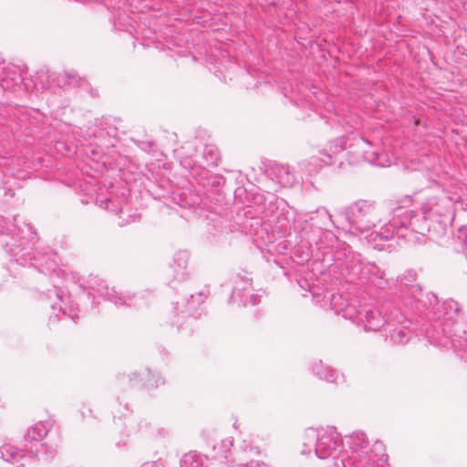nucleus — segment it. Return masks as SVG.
Here are the masks:
<instances>
[{
	"label": "nucleus",
	"instance_id": "f257e3e1",
	"mask_svg": "<svg viewBox=\"0 0 467 467\" xmlns=\"http://www.w3.org/2000/svg\"><path fill=\"white\" fill-rule=\"evenodd\" d=\"M421 213L400 207L394 210L391 220L380 230L371 232L366 238L375 249L383 250V242L397 238L410 244H423L426 237L439 240L444 237L454 218L453 203L447 196L430 197L423 203Z\"/></svg>",
	"mask_w": 467,
	"mask_h": 467
},
{
	"label": "nucleus",
	"instance_id": "79ce46f5",
	"mask_svg": "<svg viewBox=\"0 0 467 467\" xmlns=\"http://www.w3.org/2000/svg\"><path fill=\"white\" fill-rule=\"evenodd\" d=\"M438 344H440V345H446L447 342H442L441 340H439Z\"/></svg>",
	"mask_w": 467,
	"mask_h": 467
},
{
	"label": "nucleus",
	"instance_id": "c85d7f7f",
	"mask_svg": "<svg viewBox=\"0 0 467 467\" xmlns=\"http://www.w3.org/2000/svg\"><path fill=\"white\" fill-rule=\"evenodd\" d=\"M202 157L208 166H216L220 160V153L215 146L206 145L203 148Z\"/></svg>",
	"mask_w": 467,
	"mask_h": 467
},
{
	"label": "nucleus",
	"instance_id": "0eeeda50",
	"mask_svg": "<svg viewBox=\"0 0 467 467\" xmlns=\"http://www.w3.org/2000/svg\"><path fill=\"white\" fill-rule=\"evenodd\" d=\"M380 214L381 207L364 200H359L344 210V216L349 225L361 233L380 223Z\"/></svg>",
	"mask_w": 467,
	"mask_h": 467
},
{
	"label": "nucleus",
	"instance_id": "ea45409f",
	"mask_svg": "<svg viewBox=\"0 0 467 467\" xmlns=\"http://www.w3.org/2000/svg\"><path fill=\"white\" fill-rule=\"evenodd\" d=\"M130 381L131 382V385H132V386H135V385H136V383H135V379L130 378Z\"/></svg>",
	"mask_w": 467,
	"mask_h": 467
},
{
	"label": "nucleus",
	"instance_id": "423d86ee",
	"mask_svg": "<svg viewBox=\"0 0 467 467\" xmlns=\"http://www.w3.org/2000/svg\"><path fill=\"white\" fill-rule=\"evenodd\" d=\"M343 447V440L335 427L320 429L308 428L304 433L301 454L307 455L312 451L319 459L336 457Z\"/></svg>",
	"mask_w": 467,
	"mask_h": 467
},
{
	"label": "nucleus",
	"instance_id": "72a5a7b5",
	"mask_svg": "<svg viewBox=\"0 0 467 467\" xmlns=\"http://www.w3.org/2000/svg\"><path fill=\"white\" fill-rule=\"evenodd\" d=\"M458 238L467 243V226L461 227L458 232Z\"/></svg>",
	"mask_w": 467,
	"mask_h": 467
},
{
	"label": "nucleus",
	"instance_id": "e433bc0d",
	"mask_svg": "<svg viewBox=\"0 0 467 467\" xmlns=\"http://www.w3.org/2000/svg\"><path fill=\"white\" fill-rule=\"evenodd\" d=\"M426 335L429 338H433V340H436L437 338L435 337L434 334H432L430 330H427L426 331Z\"/></svg>",
	"mask_w": 467,
	"mask_h": 467
},
{
	"label": "nucleus",
	"instance_id": "b1692460",
	"mask_svg": "<svg viewBox=\"0 0 467 467\" xmlns=\"http://www.w3.org/2000/svg\"><path fill=\"white\" fill-rule=\"evenodd\" d=\"M48 431L43 422H37L27 431L25 436V441L30 443L29 446L36 447L39 445L40 441L47 436Z\"/></svg>",
	"mask_w": 467,
	"mask_h": 467
},
{
	"label": "nucleus",
	"instance_id": "58836bf2",
	"mask_svg": "<svg viewBox=\"0 0 467 467\" xmlns=\"http://www.w3.org/2000/svg\"><path fill=\"white\" fill-rule=\"evenodd\" d=\"M174 325H176L178 327L179 329H181L182 326V323L181 322L180 318L178 317V319L174 322Z\"/></svg>",
	"mask_w": 467,
	"mask_h": 467
},
{
	"label": "nucleus",
	"instance_id": "4be33fe9",
	"mask_svg": "<svg viewBox=\"0 0 467 467\" xmlns=\"http://www.w3.org/2000/svg\"><path fill=\"white\" fill-rule=\"evenodd\" d=\"M310 223L306 221L307 230H327V228L334 223L332 221V215L325 208H318L311 216Z\"/></svg>",
	"mask_w": 467,
	"mask_h": 467
},
{
	"label": "nucleus",
	"instance_id": "bb28decb",
	"mask_svg": "<svg viewBox=\"0 0 467 467\" xmlns=\"http://www.w3.org/2000/svg\"><path fill=\"white\" fill-rule=\"evenodd\" d=\"M276 182L282 187H291L296 182V176L288 167L277 166L274 169Z\"/></svg>",
	"mask_w": 467,
	"mask_h": 467
},
{
	"label": "nucleus",
	"instance_id": "7ed1b4c3",
	"mask_svg": "<svg viewBox=\"0 0 467 467\" xmlns=\"http://www.w3.org/2000/svg\"><path fill=\"white\" fill-rule=\"evenodd\" d=\"M255 207L248 206L244 214L249 215L244 223V229L250 234L254 230L265 229L274 235H289L292 230V223L295 219L293 212L287 209L283 200L278 199L272 193L256 192L254 194Z\"/></svg>",
	"mask_w": 467,
	"mask_h": 467
},
{
	"label": "nucleus",
	"instance_id": "f704fd0d",
	"mask_svg": "<svg viewBox=\"0 0 467 467\" xmlns=\"http://www.w3.org/2000/svg\"><path fill=\"white\" fill-rule=\"evenodd\" d=\"M199 204V197H195L192 201L187 202L186 200L183 201L182 203H181L183 207H194Z\"/></svg>",
	"mask_w": 467,
	"mask_h": 467
},
{
	"label": "nucleus",
	"instance_id": "1a4fd4ad",
	"mask_svg": "<svg viewBox=\"0 0 467 467\" xmlns=\"http://www.w3.org/2000/svg\"><path fill=\"white\" fill-rule=\"evenodd\" d=\"M129 192L122 189L119 194L113 192L106 195L100 191L96 197L97 204L105 210L119 215V225L124 226L140 220V215L136 210H133L128 202Z\"/></svg>",
	"mask_w": 467,
	"mask_h": 467
},
{
	"label": "nucleus",
	"instance_id": "9d476101",
	"mask_svg": "<svg viewBox=\"0 0 467 467\" xmlns=\"http://www.w3.org/2000/svg\"><path fill=\"white\" fill-rule=\"evenodd\" d=\"M88 285L90 290L99 294V296L105 297L108 300L113 302L117 306H140L142 296H137L136 295H125L119 296L114 288H109L106 282L99 278L98 276H89Z\"/></svg>",
	"mask_w": 467,
	"mask_h": 467
},
{
	"label": "nucleus",
	"instance_id": "2f4dec72",
	"mask_svg": "<svg viewBox=\"0 0 467 467\" xmlns=\"http://www.w3.org/2000/svg\"><path fill=\"white\" fill-rule=\"evenodd\" d=\"M65 84H67L72 87L80 86V78L73 73H66Z\"/></svg>",
	"mask_w": 467,
	"mask_h": 467
},
{
	"label": "nucleus",
	"instance_id": "a211bd4d",
	"mask_svg": "<svg viewBox=\"0 0 467 467\" xmlns=\"http://www.w3.org/2000/svg\"><path fill=\"white\" fill-rule=\"evenodd\" d=\"M47 296L48 298L55 297L57 300L56 302L50 304V306L54 311V316L56 319H58V314L61 313L63 316L68 317L74 322L77 321L78 317V306L70 304L68 307H63V292L61 291V289L55 285L52 290L48 291Z\"/></svg>",
	"mask_w": 467,
	"mask_h": 467
},
{
	"label": "nucleus",
	"instance_id": "2eb2a0df",
	"mask_svg": "<svg viewBox=\"0 0 467 467\" xmlns=\"http://www.w3.org/2000/svg\"><path fill=\"white\" fill-rule=\"evenodd\" d=\"M393 317L389 327L385 331L389 332L390 340L394 344H407L412 338V331L408 323H410L400 310L393 307Z\"/></svg>",
	"mask_w": 467,
	"mask_h": 467
},
{
	"label": "nucleus",
	"instance_id": "aec40b11",
	"mask_svg": "<svg viewBox=\"0 0 467 467\" xmlns=\"http://www.w3.org/2000/svg\"><path fill=\"white\" fill-rule=\"evenodd\" d=\"M24 80L21 69L14 65L4 66L0 68V82L4 89L18 87Z\"/></svg>",
	"mask_w": 467,
	"mask_h": 467
},
{
	"label": "nucleus",
	"instance_id": "ddd939ff",
	"mask_svg": "<svg viewBox=\"0 0 467 467\" xmlns=\"http://www.w3.org/2000/svg\"><path fill=\"white\" fill-rule=\"evenodd\" d=\"M330 306L337 315H342L344 318L349 319L357 323L358 326H360L364 306H361L357 300L352 299L348 301L342 295H331Z\"/></svg>",
	"mask_w": 467,
	"mask_h": 467
},
{
	"label": "nucleus",
	"instance_id": "393cba45",
	"mask_svg": "<svg viewBox=\"0 0 467 467\" xmlns=\"http://www.w3.org/2000/svg\"><path fill=\"white\" fill-rule=\"evenodd\" d=\"M359 148L363 152V157L365 161L368 162L378 165V166H385L386 161L381 160L382 154L374 150L373 147L365 140L361 139L359 141Z\"/></svg>",
	"mask_w": 467,
	"mask_h": 467
},
{
	"label": "nucleus",
	"instance_id": "7c9ffc66",
	"mask_svg": "<svg viewBox=\"0 0 467 467\" xmlns=\"http://www.w3.org/2000/svg\"><path fill=\"white\" fill-rule=\"evenodd\" d=\"M160 384H163V380L158 375H155L150 370H148L147 379L145 385L147 388H157Z\"/></svg>",
	"mask_w": 467,
	"mask_h": 467
},
{
	"label": "nucleus",
	"instance_id": "c03bdc74",
	"mask_svg": "<svg viewBox=\"0 0 467 467\" xmlns=\"http://www.w3.org/2000/svg\"><path fill=\"white\" fill-rule=\"evenodd\" d=\"M464 5L467 7V0H465V2H464Z\"/></svg>",
	"mask_w": 467,
	"mask_h": 467
},
{
	"label": "nucleus",
	"instance_id": "5701e85b",
	"mask_svg": "<svg viewBox=\"0 0 467 467\" xmlns=\"http://www.w3.org/2000/svg\"><path fill=\"white\" fill-rule=\"evenodd\" d=\"M312 371L318 378L331 383L337 382L339 378L338 372L331 367L325 365L322 360L315 361L312 364Z\"/></svg>",
	"mask_w": 467,
	"mask_h": 467
},
{
	"label": "nucleus",
	"instance_id": "c9c22d12",
	"mask_svg": "<svg viewBox=\"0 0 467 467\" xmlns=\"http://www.w3.org/2000/svg\"><path fill=\"white\" fill-rule=\"evenodd\" d=\"M320 161L325 165H330L334 162L332 160V156L329 154H324V158H321Z\"/></svg>",
	"mask_w": 467,
	"mask_h": 467
},
{
	"label": "nucleus",
	"instance_id": "473e14b6",
	"mask_svg": "<svg viewBox=\"0 0 467 467\" xmlns=\"http://www.w3.org/2000/svg\"><path fill=\"white\" fill-rule=\"evenodd\" d=\"M239 467H269V466L264 462L251 461L246 463L239 464Z\"/></svg>",
	"mask_w": 467,
	"mask_h": 467
},
{
	"label": "nucleus",
	"instance_id": "c756f323",
	"mask_svg": "<svg viewBox=\"0 0 467 467\" xmlns=\"http://www.w3.org/2000/svg\"><path fill=\"white\" fill-rule=\"evenodd\" d=\"M54 80L53 75L48 71H39L36 73L34 84L36 87H40L42 89H48L51 87V81Z\"/></svg>",
	"mask_w": 467,
	"mask_h": 467
},
{
	"label": "nucleus",
	"instance_id": "f8f14e48",
	"mask_svg": "<svg viewBox=\"0 0 467 467\" xmlns=\"http://www.w3.org/2000/svg\"><path fill=\"white\" fill-rule=\"evenodd\" d=\"M254 243L260 245H265L267 247V252L272 255H282L285 254L292 247V244L284 239L285 236H280L278 234H273L272 233H268L265 228L254 230Z\"/></svg>",
	"mask_w": 467,
	"mask_h": 467
},
{
	"label": "nucleus",
	"instance_id": "39448f33",
	"mask_svg": "<svg viewBox=\"0 0 467 467\" xmlns=\"http://www.w3.org/2000/svg\"><path fill=\"white\" fill-rule=\"evenodd\" d=\"M336 258L337 267L341 268L342 275L347 282L356 284H369L377 289H385L389 282L386 274L377 265L364 262L361 255L356 253H344V260L339 256Z\"/></svg>",
	"mask_w": 467,
	"mask_h": 467
},
{
	"label": "nucleus",
	"instance_id": "6ab92c4d",
	"mask_svg": "<svg viewBox=\"0 0 467 467\" xmlns=\"http://www.w3.org/2000/svg\"><path fill=\"white\" fill-rule=\"evenodd\" d=\"M190 259V254L183 250L178 251L173 257V261L170 265L171 276L173 281L182 283L189 277L188 263Z\"/></svg>",
	"mask_w": 467,
	"mask_h": 467
},
{
	"label": "nucleus",
	"instance_id": "4c0bfd02",
	"mask_svg": "<svg viewBox=\"0 0 467 467\" xmlns=\"http://www.w3.org/2000/svg\"><path fill=\"white\" fill-rule=\"evenodd\" d=\"M309 260V254L308 253H306L303 256H302V262L301 263H304V262H306Z\"/></svg>",
	"mask_w": 467,
	"mask_h": 467
},
{
	"label": "nucleus",
	"instance_id": "cd10ccee",
	"mask_svg": "<svg viewBox=\"0 0 467 467\" xmlns=\"http://www.w3.org/2000/svg\"><path fill=\"white\" fill-rule=\"evenodd\" d=\"M234 445V439L232 437L225 438L221 441L217 445L213 446L214 455L213 457L218 459H226L228 452Z\"/></svg>",
	"mask_w": 467,
	"mask_h": 467
},
{
	"label": "nucleus",
	"instance_id": "20e7f679",
	"mask_svg": "<svg viewBox=\"0 0 467 467\" xmlns=\"http://www.w3.org/2000/svg\"><path fill=\"white\" fill-rule=\"evenodd\" d=\"M348 447L341 459L343 467H386L387 455L381 441L368 448V441L362 431L346 437Z\"/></svg>",
	"mask_w": 467,
	"mask_h": 467
},
{
	"label": "nucleus",
	"instance_id": "37998d69",
	"mask_svg": "<svg viewBox=\"0 0 467 467\" xmlns=\"http://www.w3.org/2000/svg\"><path fill=\"white\" fill-rule=\"evenodd\" d=\"M174 282H175V281H173V280H172V281L171 282V285H172V283H174ZM171 288H174V285H171Z\"/></svg>",
	"mask_w": 467,
	"mask_h": 467
},
{
	"label": "nucleus",
	"instance_id": "a19ab883",
	"mask_svg": "<svg viewBox=\"0 0 467 467\" xmlns=\"http://www.w3.org/2000/svg\"><path fill=\"white\" fill-rule=\"evenodd\" d=\"M186 196H187V192H183L182 194H181V197H183L186 199Z\"/></svg>",
	"mask_w": 467,
	"mask_h": 467
},
{
	"label": "nucleus",
	"instance_id": "dca6fc26",
	"mask_svg": "<svg viewBox=\"0 0 467 467\" xmlns=\"http://www.w3.org/2000/svg\"><path fill=\"white\" fill-rule=\"evenodd\" d=\"M300 239L302 242H306L309 248L316 247L323 254H326L325 250L333 246L336 235L328 230H307V227H302Z\"/></svg>",
	"mask_w": 467,
	"mask_h": 467
},
{
	"label": "nucleus",
	"instance_id": "f03ea898",
	"mask_svg": "<svg viewBox=\"0 0 467 467\" xmlns=\"http://www.w3.org/2000/svg\"><path fill=\"white\" fill-rule=\"evenodd\" d=\"M405 305L429 321H434V329L441 328L443 336L450 340L451 347L467 358V326L461 305L450 298L441 304L431 292H423L416 282V274L408 272L396 284Z\"/></svg>",
	"mask_w": 467,
	"mask_h": 467
},
{
	"label": "nucleus",
	"instance_id": "4468645a",
	"mask_svg": "<svg viewBox=\"0 0 467 467\" xmlns=\"http://www.w3.org/2000/svg\"><path fill=\"white\" fill-rule=\"evenodd\" d=\"M383 310L385 311L384 316L379 309L364 305V313L360 325H362L365 331H379L383 327L385 329L390 326L393 317V308L389 312V307L384 306Z\"/></svg>",
	"mask_w": 467,
	"mask_h": 467
},
{
	"label": "nucleus",
	"instance_id": "a878e982",
	"mask_svg": "<svg viewBox=\"0 0 467 467\" xmlns=\"http://www.w3.org/2000/svg\"><path fill=\"white\" fill-rule=\"evenodd\" d=\"M207 458L196 451H191L182 455L180 460V467H207Z\"/></svg>",
	"mask_w": 467,
	"mask_h": 467
},
{
	"label": "nucleus",
	"instance_id": "412c9836",
	"mask_svg": "<svg viewBox=\"0 0 467 467\" xmlns=\"http://www.w3.org/2000/svg\"><path fill=\"white\" fill-rule=\"evenodd\" d=\"M205 298L206 295L203 292L192 294L186 301L177 302L174 309L181 312L182 318H190L194 315L198 306L204 302Z\"/></svg>",
	"mask_w": 467,
	"mask_h": 467
},
{
	"label": "nucleus",
	"instance_id": "6e6552de",
	"mask_svg": "<svg viewBox=\"0 0 467 467\" xmlns=\"http://www.w3.org/2000/svg\"><path fill=\"white\" fill-rule=\"evenodd\" d=\"M56 455V449L47 447L46 444H39L33 448L28 444L24 445L23 451L5 444L0 447V458L5 462L16 464V467H27L36 462L35 458H41L43 461H49Z\"/></svg>",
	"mask_w": 467,
	"mask_h": 467
},
{
	"label": "nucleus",
	"instance_id": "f3484780",
	"mask_svg": "<svg viewBox=\"0 0 467 467\" xmlns=\"http://www.w3.org/2000/svg\"><path fill=\"white\" fill-rule=\"evenodd\" d=\"M16 255H18L19 259L24 260L25 262L29 261V264L32 266L37 268L38 271L43 274L55 271L57 267V263L54 258L55 254H44L39 251H36L31 255L24 253V249H21L17 254H16Z\"/></svg>",
	"mask_w": 467,
	"mask_h": 467
},
{
	"label": "nucleus",
	"instance_id": "9b49d317",
	"mask_svg": "<svg viewBox=\"0 0 467 467\" xmlns=\"http://www.w3.org/2000/svg\"><path fill=\"white\" fill-rule=\"evenodd\" d=\"M234 288L230 296V303L241 306H255L259 302V296L252 294V279L246 275L237 274L232 279Z\"/></svg>",
	"mask_w": 467,
	"mask_h": 467
}]
</instances>
